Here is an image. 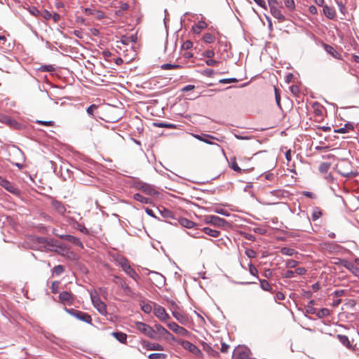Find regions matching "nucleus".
I'll list each match as a JSON object with an SVG mask.
<instances>
[{
  "instance_id": "obj_29",
  "label": "nucleus",
  "mask_w": 359,
  "mask_h": 359,
  "mask_svg": "<svg viewBox=\"0 0 359 359\" xmlns=\"http://www.w3.org/2000/svg\"><path fill=\"white\" fill-rule=\"evenodd\" d=\"M260 283V287L264 291H271L272 287L269 284V283L264 279H259Z\"/></svg>"
},
{
  "instance_id": "obj_38",
  "label": "nucleus",
  "mask_w": 359,
  "mask_h": 359,
  "mask_svg": "<svg viewBox=\"0 0 359 359\" xmlns=\"http://www.w3.org/2000/svg\"><path fill=\"white\" fill-rule=\"evenodd\" d=\"M230 167L234 171L239 172H241V168L238 165V164L236 163V158H231Z\"/></svg>"
},
{
  "instance_id": "obj_54",
  "label": "nucleus",
  "mask_w": 359,
  "mask_h": 359,
  "mask_svg": "<svg viewBox=\"0 0 359 359\" xmlns=\"http://www.w3.org/2000/svg\"><path fill=\"white\" fill-rule=\"evenodd\" d=\"M245 252L249 258H254L257 255L256 252L252 249H247Z\"/></svg>"
},
{
  "instance_id": "obj_37",
  "label": "nucleus",
  "mask_w": 359,
  "mask_h": 359,
  "mask_svg": "<svg viewBox=\"0 0 359 359\" xmlns=\"http://www.w3.org/2000/svg\"><path fill=\"white\" fill-rule=\"evenodd\" d=\"M203 39L207 43H212L214 42L215 38L213 34L210 33H206L204 34Z\"/></svg>"
},
{
  "instance_id": "obj_5",
  "label": "nucleus",
  "mask_w": 359,
  "mask_h": 359,
  "mask_svg": "<svg viewBox=\"0 0 359 359\" xmlns=\"http://www.w3.org/2000/svg\"><path fill=\"white\" fill-rule=\"evenodd\" d=\"M177 343L181 344L185 350L189 351L195 356H196V357H202L203 356V353H202L201 351L196 345L191 343L190 341L183 340V339H180V340H177Z\"/></svg>"
},
{
  "instance_id": "obj_10",
  "label": "nucleus",
  "mask_w": 359,
  "mask_h": 359,
  "mask_svg": "<svg viewBox=\"0 0 359 359\" xmlns=\"http://www.w3.org/2000/svg\"><path fill=\"white\" fill-rule=\"evenodd\" d=\"M0 185L12 194H17L19 192L18 189L15 186L1 176H0Z\"/></svg>"
},
{
  "instance_id": "obj_60",
  "label": "nucleus",
  "mask_w": 359,
  "mask_h": 359,
  "mask_svg": "<svg viewBox=\"0 0 359 359\" xmlns=\"http://www.w3.org/2000/svg\"><path fill=\"white\" fill-rule=\"evenodd\" d=\"M36 123L41 124V125L46 126H52L53 125V121H39L38 120L36 121Z\"/></svg>"
},
{
  "instance_id": "obj_58",
  "label": "nucleus",
  "mask_w": 359,
  "mask_h": 359,
  "mask_svg": "<svg viewBox=\"0 0 359 359\" xmlns=\"http://www.w3.org/2000/svg\"><path fill=\"white\" fill-rule=\"evenodd\" d=\"M205 63L208 66H216L219 64V62L212 58H209L205 61Z\"/></svg>"
},
{
  "instance_id": "obj_9",
  "label": "nucleus",
  "mask_w": 359,
  "mask_h": 359,
  "mask_svg": "<svg viewBox=\"0 0 359 359\" xmlns=\"http://www.w3.org/2000/svg\"><path fill=\"white\" fill-rule=\"evenodd\" d=\"M167 326L172 331L175 332L177 334H180L183 337H187L189 334V332L185 328L180 327L175 322H170L167 323Z\"/></svg>"
},
{
  "instance_id": "obj_34",
  "label": "nucleus",
  "mask_w": 359,
  "mask_h": 359,
  "mask_svg": "<svg viewBox=\"0 0 359 359\" xmlns=\"http://www.w3.org/2000/svg\"><path fill=\"white\" fill-rule=\"evenodd\" d=\"M37 100H46L50 98V96L47 91L39 90L38 93L36 95Z\"/></svg>"
},
{
  "instance_id": "obj_13",
  "label": "nucleus",
  "mask_w": 359,
  "mask_h": 359,
  "mask_svg": "<svg viewBox=\"0 0 359 359\" xmlns=\"http://www.w3.org/2000/svg\"><path fill=\"white\" fill-rule=\"evenodd\" d=\"M59 299L61 303L68 304L69 305L73 304L74 302L73 295L67 291H63L60 294Z\"/></svg>"
},
{
  "instance_id": "obj_46",
  "label": "nucleus",
  "mask_w": 359,
  "mask_h": 359,
  "mask_svg": "<svg viewBox=\"0 0 359 359\" xmlns=\"http://www.w3.org/2000/svg\"><path fill=\"white\" fill-rule=\"evenodd\" d=\"M0 121L2 123H6L8 125H12L13 123L15 122V121L4 115H0Z\"/></svg>"
},
{
  "instance_id": "obj_39",
  "label": "nucleus",
  "mask_w": 359,
  "mask_h": 359,
  "mask_svg": "<svg viewBox=\"0 0 359 359\" xmlns=\"http://www.w3.org/2000/svg\"><path fill=\"white\" fill-rule=\"evenodd\" d=\"M149 359H165L166 355L164 353H154L148 355Z\"/></svg>"
},
{
  "instance_id": "obj_4",
  "label": "nucleus",
  "mask_w": 359,
  "mask_h": 359,
  "mask_svg": "<svg viewBox=\"0 0 359 359\" xmlns=\"http://www.w3.org/2000/svg\"><path fill=\"white\" fill-rule=\"evenodd\" d=\"M65 311L69 313V315L74 316V318H77L78 320L87 323H91L92 318L91 316L83 311H80L78 310H76L74 309H67L65 308Z\"/></svg>"
},
{
  "instance_id": "obj_33",
  "label": "nucleus",
  "mask_w": 359,
  "mask_h": 359,
  "mask_svg": "<svg viewBox=\"0 0 359 359\" xmlns=\"http://www.w3.org/2000/svg\"><path fill=\"white\" fill-rule=\"evenodd\" d=\"M134 198L137 201H140L142 203H149L150 201H151V199L148 198H146L144 196H143L142 194H135L134 195Z\"/></svg>"
},
{
  "instance_id": "obj_61",
  "label": "nucleus",
  "mask_w": 359,
  "mask_h": 359,
  "mask_svg": "<svg viewBox=\"0 0 359 359\" xmlns=\"http://www.w3.org/2000/svg\"><path fill=\"white\" fill-rule=\"evenodd\" d=\"M306 272V270L304 267H298L295 269L294 273L297 275H304Z\"/></svg>"
},
{
  "instance_id": "obj_55",
  "label": "nucleus",
  "mask_w": 359,
  "mask_h": 359,
  "mask_svg": "<svg viewBox=\"0 0 359 359\" xmlns=\"http://www.w3.org/2000/svg\"><path fill=\"white\" fill-rule=\"evenodd\" d=\"M119 285H120L121 287L123 288L126 292H130V287L123 280H121Z\"/></svg>"
},
{
  "instance_id": "obj_57",
  "label": "nucleus",
  "mask_w": 359,
  "mask_h": 359,
  "mask_svg": "<svg viewBox=\"0 0 359 359\" xmlns=\"http://www.w3.org/2000/svg\"><path fill=\"white\" fill-rule=\"evenodd\" d=\"M214 74H215V72L212 69H206L203 72V75L208 76V77L212 76L214 75Z\"/></svg>"
},
{
  "instance_id": "obj_22",
  "label": "nucleus",
  "mask_w": 359,
  "mask_h": 359,
  "mask_svg": "<svg viewBox=\"0 0 359 359\" xmlns=\"http://www.w3.org/2000/svg\"><path fill=\"white\" fill-rule=\"evenodd\" d=\"M172 314L173 317L181 324H185L187 322V316L181 313L172 311Z\"/></svg>"
},
{
  "instance_id": "obj_30",
  "label": "nucleus",
  "mask_w": 359,
  "mask_h": 359,
  "mask_svg": "<svg viewBox=\"0 0 359 359\" xmlns=\"http://www.w3.org/2000/svg\"><path fill=\"white\" fill-rule=\"evenodd\" d=\"M352 130H353V126L351 123H346L344 127L339 128L335 130V132L339 133H346Z\"/></svg>"
},
{
  "instance_id": "obj_52",
  "label": "nucleus",
  "mask_w": 359,
  "mask_h": 359,
  "mask_svg": "<svg viewBox=\"0 0 359 359\" xmlns=\"http://www.w3.org/2000/svg\"><path fill=\"white\" fill-rule=\"evenodd\" d=\"M97 108V106L95 105V104H91L90 106H89L87 109H86V111L88 113V115L90 116H93V112Z\"/></svg>"
},
{
  "instance_id": "obj_27",
  "label": "nucleus",
  "mask_w": 359,
  "mask_h": 359,
  "mask_svg": "<svg viewBox=\"0 0 359 359\" xmlns=\"http://www.w3.org/2000/svg\"><path fill=\"white\" fill-rule=\"evenodd\" d=\"M118 341L121 343H125L127 339V335L123 332H112L111 334Z\"/></svg>"
},
{
  "instance_id": "obj_24",
  "label": "nucleus",
  "mask_w": 359,
  "mask_h": 359,
  "mask_svg": "<svg viewBox=\"0 0 359 359\" xmlns=\"http://www.w3.org/2000/svg\"><path fill=\"white\" fill-rule=\"evenodd\" d=\"M153 303L151 302H146L144 301H141L140 302V306H141V309L145 313H149L151 312L152 309H153V306H152Z\"/></svg>"
},
{
  "instance_id": "obj_59",
  "label": "nucleus",
  "mask_w": 359,
  "mask_h": 359,
  "mask_svg": "<svg viewBox=\"0 0 359 359\" xmlns=\"http://www.w3.org/2000/svg\"><path fill=\"white\" fill-rule=\"evenodd\" d=\"M193 46V43L191 41H186L183 43L182 47L184 49L188 50Z\"/></svg>"
},
{
  "instance_id": "obj_3",
  "label": "nucleus",
  "mask_w": 359,
  "mask_h": 359,
  "mask_svg": "<svg viewBox=\"0 0 359 359\" xmlns=\"http://www.w3.org/2000/svg\"><path fill=\"white\" fill-rule=\"evenodd\" d=\"M135 327L142 334L146 335L152 339H158V337L156 334V332L155 330L151 327L150 325L142 323V322H136Z\"/></svg>"
},
{
  "instance_id": "obj_31",
  "label": "nucleus",
  "mask_w": 359,
  "mask_h": 359,
  "mask_svg": "<svg viewBox=\"0 0 359 359\" xmlns=\"http://www.w3.org/2000/svg\"><path fill=\"white\" fill-rule=\"evenodd\" d=\"M207 25L204 21H199L194 27V32L199 33L202 29L206 27Z\"/></svg>"
},
{
  "instance_id": "obj_35",
  "label": "nucleus",
  "mask_w": 359,
  "mask_h": 359,
  "mask_svg": "<svg viewBox=\"0 0 359 359\" xmlns=\"http://www.w3.org/2000/svg\"><path fill=\"white\" fill-rule=\"evenodd\" d=\"M324 47L327 53L332 55L334 57H337L338 53L332 46L325 44Z\"/></svg>"
},
{
  "instance_id": "obj_53",
  "label": "nucleus",
  "mask_w": 359,
  "mask_h": 359,
  "mask_svg": "<svg viewBox=\"0 0 359 359\" xmlns=\"http://www.w3.org/2000/svg\"><path fill=\"white\" fill-rule=\"evenodd\" d=\"M40 15L46 20L51 19L52 17V14L48 10H44Z\"/></svg>"
},
{
  "instance_id": "obj_23",
  "label": "nucleus",
  "mask_w": 359,
  "mask_h": 359,
  "mask_svg": "<svg viewBox=\"0 0 359 359\" xmlns=\"http://www.w3.org/2000/svg\"><path fill=\"white\" fill-rule=\"evenodd\" d=\"M337 338L338 340L346 348H351L352 344H351L348 337L343 334H337Z\"/></svg>"
},
{
  "instance_id": "obj_1",
  "label": "nucleus",
  "mask_w": 359,
  "mask_h": 359,
  "mask_svg": "<svg viewBox=\"0 0 359 359\" xmlns=\"http://www.w3.org/2000/svg\"><path fill=\"white\" fill-rule=\"evenodd\" d=\"M116 262L121 266L124 272L135 281H138L140 276L137 272L131 268L128 260L124 257H118Z\"/></svg>"
},
{
  "instance_id": "obj_32",
  "label": "nucleus",
  "mask_w": 359,
  "mask_h": 359,
  "mask_svg": "<svg viewBox=\"0 0 359 359\" xmlns=\"http://www.w3.org/2000/svg\"><path fill=\"white\" fill-rule=\"evenodd\" d=\"M330 311L328 309L323 308L320 309L318 312L316 311V316L319 318H322L330 316Z\"/></svg>"
},
{
  "instance_id": "obj_62",
  "label": "nucleus",
  "mask_w": 359,
  "mask_h": 359,
  "mask_svg": "<svg viewBox=\"0 0 359 359\" xmlns=\"http://www.w3.org/2000/svg\"><path fill=\"white\" fill-rule=\"evenodd\" d=\"M294 271L288 270L285 272V273L283 275V277L285 278H292L294 276Z\"/></svg>"
},
{
  "instance_id": "obj_18",
  "label": "nucleus",
  "mask_w": 359,
  "mask_h": 359,
  "mask_svg": "<svg viewBox=\"0 0 359 359\" xmlns=\"http://www.w3.org/2000/svg\"><path fill=\"white\" fill-rule=\"evenodd\" d=\"M271 15L278 20L279 22H282L285 20V15L281 13V11L278 7L271 8L270 9Z\"/></svg>"
},
{
  "instance_id": "obj_2",
  "label": "nucleus",
  "mask_w": 359,
  "mask_h": 359,
  "mask_svg": "<svg viewBox=\"0 0 359 359\" xmlns=\"http://www.w3.org/2000/svg\"><path fill=\"white\" fill-rule=\"evenodd\" d=\"M90 299L94 307L97 309V311L102 316H107V305L104 302H103L98 294L96 291H91L90 292Z\"/></svg>"
},
{
  "instance_id": "obj_44",
  "label": "nucleus",
  "mask_w": 359,
  "mask_h": 359,
  "mask_svg": "<svg viewBox=\"0 0 359 359\" xmlns=\"http://www.w3.org/2000/svg\"><path fill=\"white\" fill-rule=\"evenodd\" d=\"M27 11H29V13L31 15H34L35 17H37V16L40 15V14H41V12L35 6L29 7L27 8Z\"/></svg>"
},
{
  "instance_id": "obj_63",
  "label": "nucleus",
  "mask_w": 359,
  "mask_h": 359,
  "mask_svg": "<svg viewBox=\"0 0 359 359\" xmlns=\"http://www.w3.org/2000/svg\"><path fill=\"white\" fill-rule=\"evenodd\" d=\"M290 89L291 93L295 95L299 93V88L296 85L291 86Z\"/></svg>"
},
{
  "instance_id": "obj_17",
  "label": "nucleus",
  "mask_w": 359,
  "mask_h": 359,
  "mask_svg": "<svg viewBox=\"0 0 359 359\" xmlns=\"http://www.w3.org/2000/svg\"><path fill=\"white\" fill-rule=\"evenodd\" d=\"M343 266L350 271L354 276L358 277L359 275V268L355 266L353 263L348 261H344Z\"/></svg>"
},
{
  "instance_id": "obj_28",
  "label": "nucleus",
  "mask_w": 359,
  "mask_h": 359,
  "mask_svg": "<svg viewBox=\"0 0 359 359\" xmlns=\"http://www.w3.org/2000/svg\"><path fill=\"white\" fill-rule=\"evenodd\" d=\"M280 252L284 255L287 256H293L294 255L297 254V251L294 249L287 248V247H283L280 249Z\"/></svg>"
},
{
  "instance_id": "obj_11",
  "label": "nucleus",
  "mask_w": 359,
  "mask_h": 359,
  "mask_svg": "<svg viewBox=\"0 0 359 359\" xmlns=\"http://www.w3.org/2000/svg\"><path fill=\"white\" fill-rule=\"evenodd\" d=\"M57 236H58L59 238H62L69 243H72V244H74V245L76 246H78V247H80V248H83V243H81V241L76 237L74 236H72V235H59V234H57L55 233H54Z\"/></svg>"
},
{
  "instance_id": "obj_50",
  "label": "nucleus",
  "mask_w": 359,
  "mask_h": 359,
  "mask_svg": "<svg viewBox=\"0 0 359 359\" xmlns=\"http://www.w3.org/2000/svg\"><path fill=\"white\" fill-rule=\"evenodd\" d=\"M215 212L217 214H220L222 215H224V216H229V213L228 212L227 210L223 209V208H216L215 209Z\"/></svg>"
},
{
  "instance_id": "obj_8",
  "label": "nucleus",
  "mask_w": 359,
  "mask_h": 359,
  "mask_svg": "<svg viewBox=\"0 0 359 359\" xmlns=\"http://www.w3.org/2000/svg\"><path fill=\"white\" fill-rule=\"evenodd\" d=\"M191 135L194 138L197 139L199 141L203 142L210 144V145H215V146L219 147V145L218 144L211 141V140H219L218 138H217L215 136H212L211 135L206 134V133H202L201 135L191 133Z\"/></svg>"
},
{
  "instance_id": "obj_7",
  "label": "nucleus",
  "mask_w": 359,
  "mask_h": 359,
  "mask_svg": "<svg viewBox=\"0 0 359 359\" xmlns=\"http://www.w3.org/2000/svg\"><path fill=\"white\" fill-rule=\"evenodd\" d=\"M154 305V315L162 322H165L170 318V316L165 311V309L161 306L153 303Z\"/></svg>"
},
{
  "instance_id": "obj_56",
  "label": "nucleus",
  "mask_w": 359,
  "mask_h": 359,
  "mask_svg": "<svg viewBox=\"0 0 359 359\" xmlns=\"http://www.w3.org/2000/svg\"><path fill=\"white\" fill-rule=\"evenodd\" d=\"M215 55V52L213 50H207L203 53V56L208 58H212Z\"/></svg>"
},
{
  "instance_id": "obj_6",
  "label": "nucleus",
  "mask_w": 359,
  "mask_h": 359,
  "mask_svg": "<svg viewBox=\"0 0 359 359\" xmlns=\"http://www.w3.org/2000/svg\"><path fill=\"white\" fill-rule=\"evenodd\" d=\"M204 222L205 224L213 225L216 227H222L228 224L225 219L216 215L205 216L204 218Z\"/></svg>"
},
{
  "instance_id": "obj_64",
  "label": "nucleus",
  "mask_w": 359,
  "mask_h": 359,
  "mask_svg": "<svg viewBox=\"0 0 359 359\" xmlns=\"http://www.w3.org/2000/svg\"><path fill=\"white\" fill-rule=\"evenodd\" d=\"M258 6L266 9V4L264 0H253Z\"/></svg>"
},
{
  "instance_id": "obj_25",
  "label": "nucleus",
  "mask_w": 359,
  "mask_h": 359,
  "mask_svg": "<svg viewBox=\"0 0 359 359\" xmlns=\"http://www.w3.org/2000/svg\"><path fill=\"white\" fill-rule=\"evenodd\" d=\"M203 348L205 351H206L208 354L212 355V356H217L218 355V352L215 351L209 344H208L205 342H203Z\"/></svg>"
},
{
  "instance_id": "obj_45",
  "label": "nucleus",
  "mask_w": 359,
  "mask_h": 359,
  "mask_svg": "<svg viewBox=\"0 0 359 359\" xmlns=\"http://www.w3.org/2000/svg\"><path fill=\"white\" fill-rule=\"evenodd\" d=\"M162 69H178L180 67V65H172L169 63L163 64L161 65Z\"/></svg>"
},
{
  "instance_id": "obj_14",
  "label": "nucleus",
  "mask_w": 359,
  "mask_h": 359,
  "mask_svg": "<svg viewBox=\"0 0 359 359\" xmlns=\"http://www.w3.org/2000/svg\"><path fill=\"white\" fill-rule=\"evenodd\" d=\"M149 273L153 275V279L156 281L155 284L157 287H160L164 285L165 279L163 276L155 271H149Z\"/></svg>"
},
{
  "instance_id": "obj_36",
  "label": "nucleus",
  "mask_w": 359,
  "mask_h": 359,
  "mask_svg": "<svg viewBox=\"0 0 359 359\" xmlns=\"http://www.w3.org/2000/svg\"><path fill=\"white\" fill-rule=\"evenodd\" d=\"M154 125L158 128H175L176 126L172 123H166L164 122L154 123Z\"/></svg>"
},
{
  "instance_id": "obj_43",
  "label": "nucleus",
  "mask_w": 359,
  "mask_h": 359,
  "mask_svg": "<svg viewBox=\"0 0 359 359\" xmlns=\"http://www.w3.org/2000/svg\"><path fill=\"white\" fill-rule=\"evenodd\" d=\"M249 272L252 276L256 277L258 280L259 279L257 276L258 271H257V268L251 263L249 264Z\"/></svg>"
},
{
  "instance_id": "obj_47",
  "label": "nucleus",
  "mask_w": 359,
  "mask_h": 359,
  "mask_svg": "<svg viewBox=\"0 0 359 359\" xmlns=\"http://www.w3.org/2000/svg\"><path fill=\"white\" fill-rule=\"evenodd\" d=\"M299 264V262L294 259H289L286 262V267L293 269L295 268Z\"/></svg>"
},
{
  "instance_id": "obj_51",
  "label": "nucleus",
  "mask_w": 359,
  "mask_h": 359,
  "mask_svg": "<svg viewBox=\"0 0 359 359\" xmlns=\"http://www.w3.org/2000/svg\"><path fill=\"white\" fill-rule=\"evenodd\" d=\"M238 80L236 78H230V79H222L219 80L220 83H236Z\"/></svg>"
},
{
  "instance_id": "obj_20",
  "label": "nucleus",
  "mask_w": 359,
  "mask_h": 359,
  "mask_svg": "<svg viewBox=\"0 0 359 359\" xmlns=\"http://www.w3.org/2000/svg\"><path fill=\"white\" fill-rule=\"evenodd\" d=\"M179 223L182 226L187 229H192L196 225V223L187 218H180Z\"/></svg>"
},
{
  "instance_id": "obj_26",
  "label": "nucleus",
  "mask_w": 359,
  "mask_h": 359,
  "mask_svg": "<svg viewBox=\"0 0 359 359\" xmlns=\"http://www.w3.org/2000/svg\"><path fill=\"white\" fill-rule=\"evenodd\" d=\"M154 327L158 337V334L160 335L170 334V332L160 324H155Z\"/></svg>"
},
{
  "instance_id": "obj_19",
  "label": "nucleus",
  "mask_w": 359,
  "mask_h": 359,
  "mask_svg": "<svg viewBox=\"0 0 359 359\" xmlns=\"http://www.w3.org/2000/svg\"><path fill=\"white\" fill-rule=\"evenodd\" d=\"M202 231L204 232L206 235L213 237L217 238L220 236V231L216 229H212L209 227H203L202 229Z\"/></svg>"
},
{
  "instance_id": "obj_41",
  "label": "nucleus",
  "mask_w": 359,
  "mask_h": 359,
  "mask_svg": "<svg viewBox=\"0 0 359 359\" xmlns=\"http://www.w3.org/2000/svg\"><path fill=\"white\" fill-rule=\"evenodd\" d=\"M65 271V267L62 265H57L53 269V272L57 276H60Z\"/></svg>"
},
{
  "instance_id": "obj_48",
  "label": "nucleus",
  "mask_w": 359,
  "mask_h": 359,
  "mask_svg": "<svg viewBox=\"0 0 359 359\" xmlns=\"http://www.w3.org/2000/svg\"><path fill=\"white\" fill-rule=\"evenodd\" d=\"M59 285H60V282H58V281H53L52 283L50 290L53 293L56 294L58 292Z\"/></svg>"
},
{
  "instance_id": "obj_12",
  "label": "nucleus",
  "mask_w": 359,
  "mask_h": 359,
  "mask_svg": "<svg viewBox=\"0 0 359 359\" xmlns=\"http://www.w3.org/2000/svg\"><path fill=\"white\" fill-rule=\"evenodd\" d=\"M50 204L54 210L60 215H63L66 212V207L63 203L57 201L54 198H51Z\"/></svg>"
},
{
  "instance_id": "obj_21",
  "label": "nucleus",
  "mask_w": 359,
  "mask_h": 359,
  "mask_svg": "<svg viewBox=\"0 0 359 359\" xmlns=\"http://www.w3.org/2000/svg\"><path fill=\"white\" fill-rule=\"evenodd\" d=\"M323 13L329 19H333L336 16V12L334 9L328 6H325L323 7Z\"/></svg>"
},
{
  "instance_id": "obj_42",
  "label": "nucleus",
  "mask_w": 359,
  "mask_h": 359,
  "mask_svg": "<svg viewBox=\"0 0 359 359\" xmlns=\"http://www.w3.org/2000/svg\"><path fill=\"white\" fill-rule=\"evenodd\" d=\"M284 4L286 8L290 11H294L295 8V4L294 0H284Z\"/></svg>"
},
{
  "instance_id": "obj_15",
  "label": "nucleus",
  "mask_w": 359,
  "mask_h": 359,
  "mask_svg": "<svg viewBox=\"0 0 359 359\" xmlns=\"http://www.w3.org/2000/svg\"><path fill=\"white\" fill-rule=\"evenodd\" d=\"M139 189L145 194L150 196H154L157 194V191L154 189V188L149 184L142 183L140 184Z\"/></svg>"
},
{
  "instance_id": "obj_16",
  "label": "nucleus",
  "mask_w": 359,
  "mask_h": 359,
  "mask_svg": "<svg viewBox=\"0 0 359 359\" xmlns=\"http://www.w3.org/2000/svg\"><path fill=\"white\" fill-rule=\"evenodd\" d=\"M144 346L149 351H163V346L158 343L144 341Z\"/></svg>"
},
{
  "instance_id": "obj_49",
  "label": "nucleus",
  "mask_w": 359,
  "mask_h": 359,
  "mask_svg": "<svg viewBox=\"0 0 359 359\" xmlns=\"http://www.w3.org/2000/svg\"><path fill=\"white\" fill-rule=\"evenodd\" d=\"M330 168V164L328 163L323 162L319 166V170L321 172H326Z\"/></svg>"
},
{
  "instance_id": "obj_40",
  "label": "nucleus",
  "mask_w": 359,
  "mask_h": 359,
  "mask_svg": "<svg viewBox=\"0 0 359 359\" xmlns=\"http://www.w3.org/2000/svg\"><path fill=\"white\" fill-rule=\"evenodd\" d=\"M74 227L84 234H88L89 231L81 224L76 222Z\"/></svg>"
}]
</instances>
